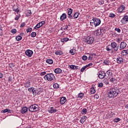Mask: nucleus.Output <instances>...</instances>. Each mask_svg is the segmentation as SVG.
<instances>
[{
  "mask_svg": "<svg viewBox=\"0 0 128 128\" xmlns=\"http://www.w3.org/2000/svg\"><path fill=\"white\" fill-rule=\"evenodd\" d=\"M120 90L116 87L111 88L108 90V98H116L120 94Z\"/></svg>",
  "mask_w": 128,
  "mask_h": 128,
  "instance_id": "obj_1",
  "label": "nucleus"
},
{
  "mask_svg": "<svg viewBox=\"0 0 128 128\" xmlns=\"http://www.w3.org/2000/svg\"><path fill=\"white\" fill-rule=\"evenodd\" d=\"M120 48V46L116 42H112L110 46H106V50L108 52L113 50L114 52H118Z\"/></svg>",
  "mask_w": 128,
  "mask_h": 128,
  "instance_id": "obj_2",
  "label": "nucleus"
},
{
  "mask_svg": "<svg viewBox=\"0 0 128 128\" xmlns=\"http://www.w3.org/2000/svg\"><path fill=\"white\" fill-rule=\"evenodd\" d=\"M45 80H48V82H52V80H56V76L52 73L48 74L44 76Z\"/></svg>",
  "mask_w": 128,
  "mask_h": 128,
  "instance_id": "obj_3",
  "label": "nucleus"
},
{
  "mask_svg": "<svg viewBox=\"0 0 128 128\" xmlns=\"http://www.w3.org/2000/svg\"><path fill=\"white\" fill-rule=\"evenodd\" d=\"M38 105L34 104L29 106L28 110L30 112H38Z\"/></svg>",
  "mask_w": 128,
  "mask_h": 128,
  "instance_id": "obj_4",
  "label": "nucleus"
},
{
  "mask_svg": "<svg viewBox=\"0 0 128 128\" xmlns=\"http://www.w3.org/2000/svg\"><path fill=\"white\" fill-rule=\"evenodd\" d=\"M94 38L90 36L86 37L84 38V42H86L88 44H92L94 42Z\"/></svg>",
  "mask_w": 128,
  "mask_h": 128,
  "instance_id": "obj_5",
  "label": "nucleus"
},
{
  "mask_svg": "<svg viewBox=\"0 0 128 128\" xmlns=\"http://www.w3.org/2000/svg\"><path fill=\"white\" fill-rule=\"evenodd\" d=\"M72 12L73 10L71 8H68L67 9V14L68 16V18L70 20H74V16H72Z\"/></svg>",
  "mask_w": 128,
  "mask_h": 128,
  "instance_id": "obj_6",
  "label": "nucleus"
},
{
  "mask_svg": "<svg viewBox=\"0 0 128 128\" xmlns=\"http://www.w3.org/2000/svg\"><path fill=\"white\" fill-rule=\"evenodd\" d=\"M94 18V26H98L100 24V22H102L100 21V19L98 18Z\"/></svg>",
  "mask_w": 128,
  "mask_h": 128,
  "instance_id": "obj_7",
  "label": "nucleus"
},
{
  "mask_svg": "<svg viewBox=\"0 0 128 128\" xmlns=\"http://www.w3.org/2000/svg\"><path fill=\"white\" fill-rule=\"evenodd\" d=\"M25 54H26V56H27L30 58V56H32V54H34V52H32V50H27L26 51Z\"/></svg>",
  "mask_w": 128,
  "mask_h": 128,
  "instance_id": "obj_8",
  "label": "nucleus"
},
{
  "mask_svg": "<svg viewBox=\"0 0 128 128\" xmlns=\"http://www.w3.org/2000/svg\"><path fill=\"white\" fill-rule=\"evenodd\" d=\"M128 16H124V18L121 20L122 24H128Z\"/></svg>",
  "mask_w": 128,
  "mask_h": 128,
  "instance_id": "obj_9",
  "label": "nucleus"
},
{
  "mask_svg": "<svg viewBox=\"0 0 128 128\" xmlns=\"http://www.w3.org/2000/svg\"><path fill=\"white\" fill-rule=\"evenodd\" d=\"M116 62L118 64H122L124 62V58L120 56L117 57Z\"/></svg>",
  "mask_w": 128,
  "mask_h": 128,
  "instance_id": "obj_10",
  "label": "nucleus"
},
{
  "mask_svg": "<svg viewBox=\"0 0 128 128\" xmlns=\"http://www.w3.org/2000/svg\"><path fill=\"white\" fill-rule=\"evenodd\" d=\"M126 9V6L124 5H121L119 8H118V12L122 14V12H124V10Z\"/></svg>",
  "mask_w": 128,
  "mask_h": 128,
  "instance_id": "obj_11",
  "label": "nucleus"
},
{
  "mask_svg": "<svg viewBox=\"0 0 128 128\" xmlns=\"http://www.w3.org/2000/svg\"><path fill=\"white\" fill-rule=\"evenodd\" d=\"M98 74V78H100V80H102V78H104V76H106V73L104 72H100Z\"/></svg>",
  "mask_w": 128,
  "mask_h": 128,
  "instance_id": "obj_12",
  "label": "nucleus"
},
{
  "mask_svg": "<svg viewBox=\"0 0 128 128\" xmlns=\"http://www.w3.org/2000/svg\"><path fill=\"white\" fill-rule=\"evenodd\" d=\"M126 48V43L124 42H121L120 44V48L124 50V48Z\"/></svg>",
  "mask_w": 128,
  "mask_h": 128,
  "instance_id": "obj_13",
  "label": "nucleus"
},
{
  "mask_svg": "<svg viewBox=\"0 0 128 128\" xmlns=\"http://www.w3.org/2000/svg\"><path fill=\"white\" fill-rule=\"evenodd\" d=\"M48 112L50 114H54V112H58V110L56 109H54V107H51L49 109Z\"/></svg>",
  "mask_w": 128,
  "mask_h": 128,
  "instance_id": "obj_14",
  "label": "nucleus"
},
{
  "mask_svg": "<svg viewBox=\"0 0 128 128\" xmlns=\"http://www.w3.org/2000/svg\"><path fill=\"white\" fill-rule=\"evenodd\" d=\"M66 102V97H62L60 100V104H64Z\"/></svg>",
  "mask_w": 128,
  "mask_h": 128,
  "instance_id": "obj_15",
  "label": "nucleus"
},
{
  "mask_svg": "<svg viewBox=\"0 0 128 128\" xmlns=\"http://www.w3.org/2000/svg\"><path fill=\"white\" fill-rule=\"evenodd\" d=\"M66 13H64L60 17V20L62 22L64 20H66Z\"/></svg>",
  "mask_w": 128,
  "mask_h": 128,
  "instance_id": "obj_16",
  "label": "nucleus"
},
{
  "mask_svg": "<svg viewBox=\"0 0 128 128\" xmlns=\"http://www.w3.org/2000/svg\"><path fill=\"white\" fill-rule=\"evenodd\" d=\"M54 72H55V74H62V69L58 68H56L54 70Z\"/></svg>",
  "mask_w": 128,
  "mask_h": 128,
  "instance_id": "obj_17",
  "label": "nucleus"
},
{
  "mask_svg": "<svg viewBox=\"0 0 128 128\" xmlns=\"http://www.w3.org/2000/svg\"><path fill=\"white\" fill-rule=\"evenodd\" d=\"M30 86H31L30 82V81L26 82L24 84V88H30Z\"/></svg>",
  "mask_w": 128,
  "mask_h": 128,
  "instance_id": "obj_18",
  "label": "nucleus"
},
{
  "mask_svg": "<svg viewBox=\"0 0 128 128\" xmlns=\"http://www.w3.org/2000/svg\"><path fill=\"white\" fill-rule=\"evenodd\" d=\"M86 116H84L80 120V122L81 124H84V122H86Z\"/></svg>",
  "mask_w": 128,
  "mask_h": 128,
  "instance_id": "obj_19",
  "label": "nucleus"
},
{
  "mask_svg": "<svg viewBox=\"0 0 128 128\" xmlns=\"http://www.w3.org/2000/svg\"><path fill=\"white\" fill-rule=\"evenodd\" d=\"M28 112V108L27 107H23L21 110L22 114H26Z\"/></svg>",
  "mask_w": 128,
  "mask_h": 128,
  "instance_id": "obj_20",
  "label": "nucleus"
},
{
  "mask_svg": "<svg viewBox=\"0 0 128 128\" xmlns=\"http://www.w3.org/2000/svg\"><path fill=\"white\" fill-rule=\"evenodd\" d=\"M69 40L70 39L68 38H61L60 40L62 42H64H64H68Z\"/></svg>",
  "mask_w": 128,
  "mask_h": 128,
  "instance_id": "obj_21",
  "label": "nucleus"
},
{
  "mask_svg": "<svg viewBox=\"0 0 128 128\" xmlns=\"http://www.w3.org/2000/svg\"><path fill=\"white\" fill-rule=\"evenodd\" d=\"M79 16H80V12H75L74 14V15L72 16L73 20H74V18H78Z\"/></svg>",
  "mask_w": 128,
  "mask_h": 128,
  "instance_id": "obj_22",
  "label": "nucleus"
},
{
  "mask_svg": "<svg viewBox=\"0 0 128 128\" xmlns=\"http://www.w3.org/2000/svg\"><path fill=\"white\" fill-rule=\"evenodd\" d=\"M46 62L49 64H54V60L52 59H48L46 60Z\"/></svg>",
  "mask_w": 128,
  "mask_h": 128,
  "instance_id": "obj_23",
  "label": "nucleus"
},
{
  "mask_svg": "<svg viewBox=\"0 0 128 128\" xmlns=\"http://www.w3.org/2000/svg\"><path fill=\"white\" fill-rule=\"evenodd\" d=\"M40 26H42V25L39 22L36 26L34 27V30H36V28H40Z\"/></svg>",
  "mask_w": 128,
  "mask_h": 128,
  "instance_id": "obj_24",
  "label": "nucleus"
},
{
  "mask_svg": "<svg viewBox=\"0 0 128 128\" xmlns=\"http://www.w3.org/2000/svg\"><path fill=\"white\" fill-rule=\"evenodd\" d=\"M64 52L60 50H58L55 52V54H56V56H62Z\"/></svg>",
  "mask_w": 128,
  "mask_h": 128,
  "instance_id": "obj_25",
  "label": "nucleus"
},
{
  "mask_svg": "<svg viewBox=\"0 0 128 128\" xmlns=\"http://www.w3.org/2000/svg\"><path fill=\"white\" fill-rule=\"evenodd\" d=\"M122 54L123 56H126V54H128V49L122 50Z\"/></svg>",
  "mask_w": 128,
  "mask_h": 128,
  "instance_id": "obj_26",
  "label": "nucleus"
},
{
  "mask_svg": "<svg viewBox=\"0 0 128 128\" xmlns=\"http://www.w3.org/2000/svg\"><path fill=\"white\" fill-rule=\"evenodd\" d=\"M94 32L96 34V36H100V34H102L100 30H97Z\"/></svg>",
  "mask_w": 128,
  "mask_h": 128,
  "instance_id": "obj_27",
  "label": "nucleus"
},
{
  "mask_svg": "<svg viewBox=\"0 0 128 128\" xmlns=\"http://www.w3.org/2000/svg\"><path fill=\"white\" fill-rule=\"evenodd\" d=\"M88 112V110L86 108H84L82 110L81 113L82 114H86Z\"/></svg>",
  "mask_w": 128,
  "mask_h": 128,
  "instance_id": "obj_28",
  "label": "nucleus"
},
{
  "mask_svg": "<svg viewBox=\"0 0 128 128\" xmlns=\"http://www.w3.org/2000/svg\"><path fill=\"white\" fill-rule=\"evenodd\" d=\"M104 64H106V66H108V64H110V61L108 60H104Z\"/></svg>",
  "mask_w": 128,
  "mask_h": 128,
  "instance_id": "obj_29",
  "label": "nucleus"
},
{
  "mask_svg": "<svg viewBox=\"0 0 128 128\" xmlns=\"http://www.w3.org/2000/svg\"><path fill=\"white\" fill-rule=\"evenodd\" d=\"M16 39L18 42H20V40H22V37L20 36H16Z\"/></svg>",
  "mask_w": 128,
  "mask_h": 128,
  "instance_id": "obj_30",
  "label": "nucleus"
},
{
  "mask_svg": "<svg viewBox=\"0 0 128 128\" xmlns=\"http://www.w3.org/2000/svg\"><path fill=\"white\" fill-rule=\"evenodd\" d=\"M70 52L72 56H74V54H76V49L72 48L70 50Z\"/></svg>",
  "mask_w": 128,
  "mask_h": 128,
  "instance_id": "obj_31",
  "label": "nucleus"
},
{
  "mask_svg": "<svg viewBox=\"0 0 128 128\" xmlns=\"http://www.w3.org/2000/svg\"><path fill=\"white\" fill-rule=\"evenodd\" d=\"M68 26H63L62 28H61V30H68Z\"/></svg>",
  "mask_w": 128,
  "mask_h": 128,
  "instance_id": "obj_32",
  "label": "nucleus"
},
{
  "mask_svg": "<svg viewBox=\"0 0 128 128\" xmlns=\"http://www.w3.org/2000/svg\"><path fill=\"white\" fill-rule=\"evenodd\" d=\"M53 88H60V86L58 83H55L53 84Z\"/></svg>",
  "mask_w": 128,
  "mask_h": 128,
  "instance_id": "obj_33",
  "label": "nucleus"
},
{
  "mask_svg": "<svg viewBox=\"0 0 128 128\" xmlns=\"http://www.w3.org/2000/svg\"><path fill=\"white\" fill-rule=\"evenodd\" d=\"M90 26H94V19L93 18L92 20H91V22H90Z\"/></svg>",
  "mask_w": 128,
  "mask_h": 128,
  "instance_id": "obj_34",
  "label": "nucleus"
},
{
  "mask_svg": "<svg viewBox=\"0 0 128 128\" xmlns=\"http://www.w3.org/2000/svg\"><path fill=\"white\" fill-rule=\"evenodd\" d=\"M90 93L92 94H95L96 93V89H94V88H90Z\"/></svg>",
  "mask_w": 128,
  "mask_h": 128,
  "instance_id": "obj_35",
  "label": "nucleus"
},
{
  "mask_svg": "<svg viewBox=\"0 0 128 128\" xmlns=\"http://www.w3.org/2000/svg\"><path fill=\"white\" fill-rule=\"evenodd\" d=\"M31 15H32V10H28L27 13H26V16H30Z\"/></svg>",
  "mask_w": 128,
  "mask_h": 128,
  "instance_id": "obj_36",
  "label": "nucleus"
},
{
  "mask_svg": "<svg viewBox=\"0 0 128 128\" xmlns=\"http://www.w3.org/2000/svg\"><path fill=\"white\" fill-rule=\"evenodd\" d=\"M110 82H116V79L112 77L111 78H110Z\"/></svg>",
  "mask_w": 128,
  "mask_h": 128,
  "instance_id": "obj_37",
  "label": "nucleus"
},
{
  "mask_svg": "<svg viewBox=\"0 0 128 128\" xmlns=\"http://www.w3.org/2000/svg\"><path fill=\"white\" fill-rule=\"evenodd\" d=\"M84 93H82V92L80 93V94H78V98H84Z\"/></svg>",
  "mask_w": 128,
  "mask_h": 128,
  "instance_id": "obj_38",
  "label": "nucleus"
},
{
  "mask_svg": "<svg viewBox=\"0 0 128 128\" xmlns=\"http://www.w3.org/2000/svg\"><path fill=\"white\" fill-rule=\"evenodd\" d=\"M30 36L32 38H36V32H32Z\"/></svg>",
  "mask_w": 128,
  "mask_h": 128,
  "instance_id": "obj_39",
  "label": "nucleus"
},
{
  "mask_svg": "<svg viewBox=\"0 0 128 128\" xmlns=\"http://www.w3.org/2000/svg\"><path fill=\"white\" fill-rule=\"evenodd\" d=\"M11 32L12 34H16V28H13L11 30Z\"/></svg>",
  "mask_w": 128,
  "mask_h": 128,
  "instance_id": "obj_40",
  "label": "nucleus"
},
{
  "mask_svg": "<svg viewBox=\"0 0 128 128\" xmlns=\"http://www.w3.org/2000/svg\"><path fill=\"white\" fill-rule=\"evenodd\" d=\"M107 74H108V76H112V71L108 70L106 72Z\"/></svg>",
  "mask_w": 128,
  "mask_h": 128,
  "instance_id": "obj_41",
  "label": "nucleus"
},
{
  "mask_svg": "<svg viewBox=\"0 0 128 128\" xmlns=\"http://www.w3.org/2000/svg\"><path fill=\"white\" fill-rule=\"evenodd\" d=\"M86 68H87V67H86V66H83V67L80 69V72H84V70H86Z\"/></svg>",
  "mask_w": 128,
  "mask_h": 128,
  "instance_id": "obj_42",
  "label": "nucleus"
},
{
  "mask_svg": "<svg viewBox=\"0 0 128 128\" xmlns=\"http://www.w3.org/2000/svg\"><path fill=\"white\" fill-rule=\"evenodd\" d=\"M116 16V14L113 13H110L109 14V18H114Z\"/></svg>",
  "mask_w": 128,
  "mask_h": 128,
  "instance_id": "obj_43",
  "label": "nucleus"
},
{
  "mask_svg": "<svg viewBox=\"0 0 128 128\" xmlns=\"http://www.w3.org/2000/svg\"><path fill=\"white\" fill-rule=\"evenodd\" d=\"M82 60H88V56H82Z\"/></svg>",
  "mask_w": 128,
  "mask_h": 128,
  "instance_id": "obj_44",
  "label": "nucleus"
},
{
  "mask_svg": "<svg viewBox=\"0 0 128 128\" xmlns=\"http://www.w3.org/2000/svg\"><path fill=\"white\" fill-rule=\"evenodd\" d=\"M20 18V14H19L18 16L16 15L14 20H18Z\"/></svg>",
  "mask_w": 128,
  "mask_h": 128,
  "instance_id": "obj_45",
  "label": "nucleus"
},
{
  "mask_svg": "<svg viewBox=\"0 0 128 128\" xmlns=\"http://www.w3.org/2000/svg\"><path fill=\"white\" fill-rule=\"evenodd\" d=\"M32 28H28L26 29V32H32Z\"/></svg>",
  "mask_w": 128,
  "mask_h": 128,
  "instance_id": "obj_46",
  "label": "nucleus"
},
{
  "mask_svg": "<svg viewBox=\"0 0 128 128\" xmlns=\"http://www.w3.org/2000/svg\"><path fill=\"white\" fill-rule=\"evenodd\" d=\"M102 86H104V84L102 82H100L98 84V88H102Z\"/></svg>",
  "mask_w": 128,
  "mask_h": 128,
  "instance_id": "obj_47",
  "label": "nucleus"
},
{
  "mask_svg": "<svg viewBox=\"0 0 128 128\" xmlns=\"http://www.w3.org/2000/svg\"><path fill=\"white\" fill-rule=\"evenodd\" d=\"M120 118H116L114 120V122H120Z\"/></svg>",
  "mask_w": 128,
  "mask_h": 128,
  "instance_id": "obj_48",
  "label": "nucleus"
},
{
  "mask_svg": "<svg viewBox=\"0 0 128 128\" xmlns=\"http://www.w3.org/2000/svg\"><path fill=\"white\" fill-rule=\"evenodd\" d=\"M34 88H28V92H34Z\"/></svg>",
  "mask_w": 128,
  "mask_h": 128,
  "instance_id": "obj_49",
  "label": "nucleus"
},
{
  "mask_svg": "<svg viewBox=\"0 0 128 128\" xmlns=\"http://www.w3.org/2000/svg\"><path fill=\"white\" fill-rule=\"evenodd\" d=\"M92 58H93V55L92 54H90L88 58V60H92Z\"/></svg>",
  "mask_w": 128,
  "mask_h": 128,
  "instance_id": "obj_50",
  "label": "nucleus"
},
{
  "mask_svg": "<svg viewBox=\"0 0 128 128\" xmlns=\"http://www.w3.org/2000/svg\"><path fill=\"white\" fill-rule=\"evenodd\" d=\"M24 26H26V23H24V22H23L21 23V24L20 25V28H24Z\"/></svg>",
  "mask_w": 128,
  "mask_h": 128,
  "instance_id": "obj_51",
  "label": "nucleus"
},
{
  "mask_svg": "<svg viewBox=\"0 0 128 128\" xmlns=\"http://www.w3.org/2000/svg\"><path fill=\"white\" fill-rule=\"evenodd\" d=\"M104 30H106V29H104V28H100V31L101 32V33L102 34H104L102 32H104Z\"/></svg>",
  "mask_w": 128,
  "mask_h": 128,
  "instance_id": "obj_52",
  "label": "nucleus"
},
{
  "mask_svg": "<svg viewBox=\"0 0 128 128\" xmlns=\"http://www.w3.org/2000/svg\"><path fill=\"white\" fill-rule=\"evenodd\" d=\"M8 82H12V76H10L8 78Z\"/></svg>",
  "mask_w": 128,
  "mask_h": 128,
  "instance_id": "obj_53",
  "label": "nucleus"
},
{
  "mask_svg": "<svg viewBox=\"0 0 128 128\" xmlns=\"http://www.w3.org/2000/svg\"><path fill=\"white\" fill-rule=\"evenodd\" d=\"M6 112H8V108L4 109L2 111V114H6Z\"/></svg>",
  "mask_w": 128,
  "mask_h": 128,
  "instance_id": "obj_54",
  "label": "nucleus"
},
{
  "mask_svg": "<svg viewBox=\"0 0 128 128\" xmlns=\"http://www.w3.org/2000/svg\"><path fill=\"white\" fill-rule=\"evenodd\" d=\"M46 74V72H44L40 73V76H44V74Z\"/></svg>",
  "mask_w": 128,
  "mask_h": 128,
  "instance_id": "obj_55",
  "label": "nucleus"
},
{
  "mask_svg": "<svg viewBox=\"0 0 128 128\" xmlns=\"http://www.w3.org/2000/svg\"><path fill=\"white\" fill-rule=\"evenodd\" d=\"M9 66L12 68H14V64L10 63L9 64Z\"/></svg>",
  "mask_w": 128,
  "mask_h": 128,
  "instance_id": "obj_56",
  "label": "nucleus"
},
{
  "mask_svg": "<svg viewBox=\"0 0 128 128\" xmlns=\"http://www.w3.org/2000/svg\"><path fill=\"white\" fill-rule=\"evenodd\" d=\"M115 30L118 32H120V29L119 28H116Z\"/></svg>",
  "mask_w": 128,
  "mask_h": 128,
  "instance_id": "obj_57",
  "label": "nucleus"
},
{
  "mask_svg": "<svg viewBox=\"0 0 128 128\" xmlns=\"http://www.w3.org/2000/svg\"><path fill=\"white\" fill-rule=\"evenodd\" d=\"M92 66V63H90L89 64L86 65V68H88V66Z\"/></svg>",
  "mask_w": 128,
  "mask_h": 128,
  "instance_id": "obj_58",
  "label": "nucleus"
},
{
  "mask_svg": "<svg viewBox=\"0 0 128 128\" xmlns=\"http://www.w3.org/2000/svg\"><path fill=\"white\" fill-rule=\"evenodd\" d=\"M75 67H76V66L74 65H71L70 66V68H72V70H74Z\"/></svg>",
  "mask_w": 128,
  "mask_h": 128,
  "instance_id": "obj_59",
  "label": "nucleus"
},
{
  "mask_svg": "<svg viewBox=\"0 0 128 128\" xmlns=\"http://www.w3.org/2000/svg\"><path fill=\"white\" fill-rule=\"evenodd\" d=\"M14 12H16L17 14H18V12H20V10H18V8H17Z\"/></svg>",
  "mask_w": 128,
  "mask_h": 128,
  "instance_id": "obj_60",
  "label": "nucleus"
},
{
  "mask_svg": "<svg viewBox=\"0 0 128 128\" xmlns=\"http://www.w3.org/2000/svg\"><path fill=\"white\" fill-rule=\"evenodd\" d=\"M7 112H8V114H12V110L8 108Z\"/></svg>",
  "mask_w": 128,
  "mask_h": 128,
  "instance_id": "obj_61",
  "label": "nucleus"
},
{
  "mask_svg": "<svg viewBox=\"0 0 128 128\" xmlns=\"http://www.w3.org/2000/svg\"><path fill=\"white\" fill-rule=\"evenodd\" d=\"M16 6L14 5V6H13V8H12L13 10L15 11V10H16Z\"/></svg>",
  "mask_w": 128,
  "mask_h": 128,
  "instance_id": "obj_62",
  "label": "nucleus"
},
{
  "mask_svg": "<svg viewBox=\"0 0 128 128\" xmlns=\"http://www.w3.org/2000/svg\"><path fill=\"white\" fill-rule=\"evenodd\" d=\"M40 22V23L41 25H42V26H44V24H46V22H44V21H42Z\"/></svg>",
  "mask_w": 128,
  "mask_h": 128,
  "instance_id": "obj_63",
  "label": "nucleus"
},
{
  "mask_svg": "<svg viewBox=\"0 0 128 128\" xmlns=\"http://www.w3.org/2000/svg\"><path fill=\"white\" fill-rule=\"evenodd\" d=\"M74 70H78V66H75Z\"/></svg>",
  "mask_w": 128,
  "mask_h": 128,
  "instance_id": "obj_64",
  "label": "nucleus"
}]
</instances>
